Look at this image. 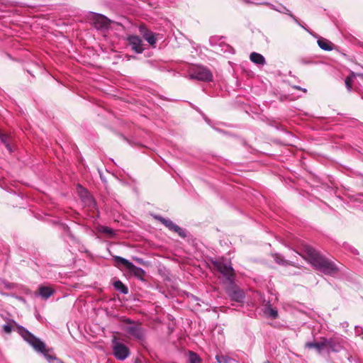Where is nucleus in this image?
I'll use <instances>...</instances> for the list:
<instances>
[{"label": "nucleus", "instance_id": "obj_1", "mask_svg": "<svg viewBox=\"0 0 363 363\" xmlns=\"http://www.w3.org/2000/svg\"><path fill=\"white\" fill-rule=\"evenodd\" d=\"M306 255L308 261L313 267L323 273L328 275H334L338 272L335 264L320 254L316 250L311 247H306Z\"/></svg>", "mask_w": 363, "mask_h": 363}, {"label": "nucleus", "instance_id": "obj_2", "mask_svg": "<svg viewBox=\"0 0 363 363\" xmlns=\"http://www.w3.org/2000/svg\"><path fill=\"white\" fill-rule=\"evenodd\" d=\"M12 323L16 326L18 333L23 340L31 345L36 352L42 353L48 362H50L52 359H57L55 357L48 353L45 345L43 341L33 335L24 327L18 325L14 320H12Z\"/></svg>", "mask_w": 363, "mask_h": 363}, {"label": "nucleus", "instance_id": "obj_3", "mask_svg": "<svg viewBox=\"0 0 363 363\" xmlns=\"http://www.w3.org/2000/svg\"><path fill=\"white\" fill-rule=\"evenodd\" d=\"M216 269L223 276V277L230 283L233 282L234 278V269L230 262L224 260H218L213 262Z\"/></svg>", "mask_w": 363, "mask_h": 363}, {"label": "nucleus", "instance_id": "obj_4", "mask_svg": "<svg viewBox=\"0 0 363 363\" xmlns=\"http://www.w3.org/2000/svg\"><path fill=\"white\" fill-rule=\"evenodd\" d=\"M190 78L203 82H211L213 74L207 67L196 66L191 72Z\"/></svg>", "mask_w": 363, "mask_h": 363}, {"label": "nucleus", "instance_id": "obj_5", "mask_svg": "<svg viewBox=\"0 0 363 363\" xmlns=\"http://www.w3.org/2000/svg\"><path fill=\"white\" fill-rule=\"evenodd\" d=\"M125 323L129 324L125 327V331L131 337L137 340H143L145 337V330L140 324L133 323L130 319L127 318Z\"/></svg>", "mask_w": 363, "mask_h": 363}, {"label": "nucleus", "instance_id": "obj_6", "mask_svg": "<svg viewBox=\"0 0 363 363\" xmlns=\"http://www.w3.org/2000/svg\"><path fill=\"white\" fill-rule=\"evenodd\" d=\"M154 218L163 224L169 230L176 233L182 238H185L186 237V230L175 224L170 219L164 218L159 215L154 216Z\"/></svg>", "mask_w": 363, "mask_h": 363}, {"label": "nucleus", "instance_id": "obj_7", "mask_svg": "<svg viewBox=\"0 0 363 363\" xmlns=\"http://www.w3.org/2000/svg\"><path fill=\"white\" fill-rule=\"evenodd\" d=\"M91 20L93 24L97 30H107L110 27L112 21L102 14L97 13H92Z\"/></svg>", "mask_w": 363, "mask_h": 363}, {"label": "nucleus", "instance_id": "obj_8", "mask_svg": "<svg viewBox=\"0 0 363 363\" xmlns=\"http://www.w3.org/2000/svg\"><path fill=\"white\" fill-rule=\"evenodd\" d=\"M325 349L327 352H339L343 348V340L340 337L325 338Z\"/></svg>", "mask_w": 363, "mask_h": 363}, {"label": "nucleus", "instance_id": "obj_9", "mask_svg": "<svg viewBox=\"0 0 363 363\" xmlns=\"http://www.w3.org/2000/svg\"><path fill=\"white\" fill-rule=\"evenodd\" d=\"M113 352L115 357L119 360H124L130 355L128 347L121 342L114 343Z\"/></svg>", "mask_w": 363, "mask_h": 363}, {"label": "nucleus", "instance_id": "obj_10", "mask_svg": "<svg viewBox=\"0 0 363 363\" xmlns=\"http://www.w3.org/2000/svg\"><path fill=\"white\" fill-rule=\"evenodd\" d=\"M227 294L231 301L242 303L245 301V294L244 291L237 286H232L227 290Z\"/></svg>", "mask_w": 363, "mask_h": 363}, {"label": "nucleus", "instance_id": "obj_11", "mask_svg": "<svg viewBox=\"0 0 363 363\" xmlns=\"http://www.w3.org/2000/svg\"><path fill=\"white\" fill-rule=\"evenodd\" d=\"M77 192H78L79 196L80 197V199L84 203L85 205H87L90 207L95 206L96 202H95L94 198L85 188H84L81 185H78L77 186Z\"/></svg>", "mask_w": 363, "mask_h": 363}, {"label": "nucleus", "instance_id": "obj_12", "mask_svg": "<svg viewBox=\"0 0 363 363\" xmlns=\"http://www.w3.org/2000/svg\"><path fill=\"white\" fill-rule=\"evenodd\" d=\"M275 4H271L268 1H262L259 4H264L269 6L270 9H274L281 13H286L289 15L296 22H297V19L296 17L290 12V11L282 4H279V1H274Z\"/></svg>", "mask_w": 363, "mask_h": 363}, {"label": "nucleus", "instance_id": "obj_13", "mask_svg": "<svg viewBox=\"0 0 363 363\" xmlns=\"http://www.w3.org/2000/svg\"><path fill=\"white\" fill-rule=\"evenodd\" d=\"M128 41L131 46L132 50L136 53H142L144 50L142 40L137 35H130L128 37Z\"/></svg>", "mask_w": 363, "mask_h": 363}, {"label": "nucleus", "instance_id": "obj_14", "mask_svg": "<svg viewBox=\"0 0 363 363\" xmlns=\"http://www.w3.org/2000/svg\"><path fill=\"white\" fill-rule=\"evenodd\" d=\"M127 269L131 274H133V276L137 277L138 279L144 280V276L145 274V272L141 267H137L135 264H133V263H131V264L130 265V267L128 268H127Z\"/></svg>", "mask_w": 363, "mask_h": 363}, {"label": "nucleus", "instance_id": "obj_15", "mask_svg": "<svg viewBox=\"0 0 363 363\" xmlns=\"http://www.w3.org/2000/svg\"><path fill=\"white\" fill-rule=\"evenodd\" d=\"M325 337L322 338L320 342H308L306 343V347L309 349H315L318 353H321L323 350H325Z\"/></svg>", "mask_w": 363, "mask_h": 363}, {"label": "nucleus", "instance_id": "obj_16", "mask_svg": "<svg viewBox=\"0 0 363 363\" xmlns=\"http://www.w3.org/2000/svg\"><path fill=\"white\" fill-rule=\"evenodd\" d=\"M54 293V290L48 286H40L38 289V296H40L43 299H48Z\"/></svg>", "mask_w": 363, "mask_h": 363}, {"label": "nucleus", "instance_id": "obj_17", "mask_svg": "<svg viewBox=\"0 0 363 363\" xmlns=\"http://www.w3.org/2000/svg\"><path fill=\"white\" fill-rule=\"evenodd\" d=\"M250 59L256 65H264L266 64V60L264 56L255 52H253L250 54Z\"/></svg>", "mask_w": 363, "mask_h": 363}, {"label": "nucleus", "instance_id": "obj_18", "mask_svg": "<svg viewBox=\"0 0 363 363\" xmlns=\"http://www.w3.org/2000/svg\"><path fill=\"white\" fill-rule=\"evenodd\" d=\"M318 46L323 50H325V51H330V50H333V44L326 40V39H324V38H321V39H319L318 40Z\"/></svg>", "mask_w": 363, "mask_h": 363}, {"label": "nucleus", "instance_id": "obj_19", "mask_svg": "<svg viewBox=\"0 0 363 363\" xmlns=\"http://www.w3.org/2000/svg\"><path fill=\"white\" fill-rule=\"evenodd\" d=\"M113 286L115 289L123 294H127L128 293V287L123 284V283L120 280H116L113 283Z\"/></svg>", "mask_w": 363, "mask_h": 363}, {"label": "nucleus", "instance_id": "obj_20", "mask_svg": "<svg viewBox=\"0 0 363 363\" xmlns=\"http://www.w3.org/2000/svg\"><path fill=\"white\" fill-rule=\"evenodd\" d=\"M264 313L267 315L269 318L275 319L278 316V312L276 309L273 308L269 302L265 305Z\"/></svg>", "mask_w": 363, "mask_h": 363}, {"label": "nucleus", "instance_id": "obj_21", "mask_svg": "<svg viewBox=\"0 0 363 363\" xmlns=\"http://www.w3.org/2000/svg\"><path fill=\"white\" fill-rule=\"evenodd\" d=\"M216 359L218 363H235V362H236L235 359L230 357L228 355H223V354H217L216 356Z\"/></svg>", "mask_w": 363, "mask_h": 363}, {"label": "nucleus", "instance_id": "obj_22", "mask_svg": "<svg viewBox=\"0 0 363 363\" xmlns=\"http://www.w3.org/2000/svg\"><path fill=\"white\" fill-rule=\"evenodd\" d=\"M187 363H202V359L197 353L189 351Z\"/></svg>", "mask_w": 363, "mask_h": 363}, {"label": "nucleus", "instance_id": "obj_23", "mask_svg": "<svg viewBox=\"0 0 363 363\" xmlns=\"http://www.w3.org/2000/svg\"><path fill=\"white\" fill-rule=\"evenodd\" d=\"M272 256L274 257V261L277 264L284 265V266L291 265V262H289V260L284 259V257L281 256V255L275 253Z\"/></svg>", "mask_w": 363, "mask_h": 363}, {"label": "nucleus", "instance_id": "obj_24", "mask_svg": "<svg viewBox=\"0 0 363 363\" xmlns=\"http://www.w3.org/2000/svg\"><path fill=\"white\" fill-rule=\"evenodd\" d=\"M356 77V74L354 72H351L349 76H347L345 80V86H346V88L349 91H351L352 89V82H353V79Z\"/></svg>", "mask_w": 363, "mask_h": 363}, {"label": "nucleus", "instance_id": "obj_25", "mask_svg": "<svg viewBox=\"0 0 363 363\" xmlns=\"http://www.w3.org/2000/svg\"><path fill=\"white\" fill-rule=\"evenodd\" d=\"M143 38L152 46L155 45L156 43V38L155 34L150 31L143 37Z\"/></svg>", "mask_w": 363, "mask_h": 363}, {"label": "nucleus", "instance_id": "obj_26", "mask_svg": "<svg viewBox=\"0 0 363 363\" xmlns=\"http://www.w3.org/2000/svg\"><path fill=\"white\" fill-rule=\"evenodd\" d=\"M114 260L118 262V263H120V264H122L123 265H124V267L127 269L130 267V265L131 264V262H130L129 260H128L127 259L125 258H123L122 257H120V256H115L114 257Z\"/></svg>", "mask_w": 363, "mask_h": 363}, {"label": "nucleus", "instance_id": "obj_27", "mask_svg": "<svg viewBox=\"0 0 363 363\" xmlns=\"http://www.w3.org/2000/svg\"><path fill=\"white\" fill-rule=\"evenodd\" d=\"M99 231L101 233L108 234L111 237L115 235V233L112 228L104 225L99 226Z\"/></svg>", "mask_w": 363, "mask_h": 363}, {"label": "nucleus", "instance_id": "obj_28", "mask_svg": "<svg viewBox=\"0 0 363 363\" xmlns=\"http://www.w3.org/2000/svg\"><path fill=\"white\" fill-rule=\"evenodd\" d=\"M9 136L6 134L2 133V135H0V140L5 145L6 147L11 151V147L9 144Z\"/></svg>", "mask_w": 363, "mask_h": 363}, {"label": "nucleus", "instance_id": "obj_29", "mask_svg": "<svg viewBox=\"0 0 363 363\" xmlns=\"http://www.w3.org/2000/svg\"><path fill=\"white\" fill-rule=\"evenodd\" d=\"M150 30L147 29V28L145 25H140L139 26V32L144 37L145 34L149 33Z\"/></svg>", "mask_w": 363, "mask_h": 363}, {"label": "nucleus", "instance_id": "obj_30", "mask_svg": "<svg viewBox=\"0 0 363 363\" xmlns=\"http://www.w3.org/2000/svg\"><path fill=\"white\" fill-rule=\"evenodd\" d=\"M3 330L4 333L9 334L12 331V325L9 323L5 324L3 325Z\"/></svg>", "mask_w": 363, "mask_h": 363}, {"label": "nucleus", "instance_id": "obj_31", "mask_svg": "<svg viewBox=\"0 0 363 363\" xmlns=\"http://www.w3.org/2000/svg\"><path fill=\"white\" fill-rule=\"evenodd\" d=\"M3 284L4 287L7 289H12L14 287V284L13 283H10L8 281H3Z\"/></svg>", "mask_w": 363, "mask_h": 363}, {"label": "nucleus", "instance_id": "obj_32", "mask_svg": "<svg viewBox=\"0 0 363 363\" xmlns=\"http://www.w3.org/2000/svg\"><path fill=\"white\" fill-rule=\"evenodd\" d=\"M355 333L358 336H359L362 334H363V328L359 327V326H356L355 327Z\"/></svg>", "mask_w": 363, "mask_h": 363}, {"label": "nucleus", "instance_id": "obj_33", "mask_svg": "<svg viewBox=\"0 0 363 363\" xmlns=\"http://www.w3.org/2000/svg\"><path fill=\"white\" fill-rule=\"evenodd\" d=\"M193 298H194L196 301H197V305H199V306H200V303H199V301H200V299H199V298L196 297V296H193Z\"/></svg>", "mask_w": 363, "mask_h": 363}, {"label": "nucleus", "instance_id": "obj_34", "mask_svg": "<svg viewBox=\"0 0 363 363\" xmlns=\"http://www.w3.org/2000/svg\"><path fill=\"white\" fill-rule=\"evenodd\" d=\"M356 74V77H359L360 78H362L363 79V73L361 74V73H355Z\"/></svg>", "mask_w": 363, "mask_h": 363}, {"label": "nucleus", "instance_id": "obj_35", "mask_svg": "<svg viewBox=\"0 0 363 363\" xmlns=\"http://www.w3.org/2000/svg\"><path fill=\"white\" fill-rule=\"evenodd\" d=\"M295 88L297 89L302 90L304 92H306V89H301L300 86H295Z\"/></svg>", "mask_w": 363, "mask_h": 363}, {"label": "nucleus", "instance_id": "obj_36", "mask_svg": "<svg viewBox=\"0 0 363 363\" xmlns=\"http://www.w3.org/2000/svg\"><path fill=\"white\" fill-rule=\"evenodd\" d=\"M203 118L207 123H209L210 120L206 116H203Z\"/></svg>", "mask_w": 363, "mask_h": 363}, {"label": "nucleus", "instance_id": "obj_37", "mask_svg": "<svg viewBox=\"0 0 363 363\" xmlns=\"http://www.w3.org/2000/svg\"><path fill=\"white\" fill-rule=\"evenodd\" d=\"M296 23H297L298 25H300V26H301V27H302V28L306 29V28H304V26H303V25H301V24L298 23V21H297V22H296Z\"/></svg>", "mask_w": 363, "mask_h": 363}, {"label": "nucleus", "instance_id": "obj_38", "mask_svg": "<svg viewBox=\"0 0 363 363\" xmlns=\"http://www.w3.org/2000/svg\"><path fill=\"white\" fill-rule=\"evenodd\" d=\"M296 23H297L298 25H300V26H301V27H302V28L306 29V28H304V26H303V25H301V24L298 23V21H297V22H296Z\"/></svg>", "mask_w": 363, "mask_h": 363}, {"label": "nucleus", "instance_id": "obj_39", "mask_svg": "<svg viewBox=\"0 0 363 363\" xmlns=\"http://www.w3.org/2000/svg\"><path fill=\"white\" fill-rule=\"evenodd\" d=\"M20 300L24 301L23 298H19Z\"/></svg>", "mask_w": 363, "mask_h": 363}, {"label": "nucleus", "instance_id": "obj_40", "mask_svg": "<svg viewBox=\"0 0 363 363\" xmlns=\"http://www.w3.org/2000/svg\"><path fill=\"white\" fill-rule=\"evenodd\" d=\"M264 363H271V362H269V361H267V362H265Z\"/></svg>", "mask_w": 363, "mask_h": 363}, {"label": "nucleus", "instance_id": "obj_41", "mask_svg": "<svg viewBox=\"0 0 363 363\" xmlns=\"http://www.w3.org/2000/svg\"><path fill=\"white\" fill-rule=\"evenodd\" d=\"M2 135V133L0 131V135Z\"/></svg>", "mask_w": 363, "mask_h": 363}]
</instances>
